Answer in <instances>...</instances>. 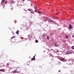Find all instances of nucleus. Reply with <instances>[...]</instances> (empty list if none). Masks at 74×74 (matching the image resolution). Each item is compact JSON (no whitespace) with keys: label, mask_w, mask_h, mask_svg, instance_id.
<instances>
[{"label":"nucleus","mask_w":74,"mask_h":74,"mask_svg":"<svg viewBox=\"0 0 74 74\" xmlns=\"http://www.w3.org/2000/svg\"><path fill=\"white\" fill-rule=\"evenodd\" d=\"M72 52L70 51H66V53L67 54H69V53H71Z\"/></svg>","instance_id":"obj_1"},{"label":"nucleus","mask_w":74,"mask_h":74,"mask_svg":"<svg viewBox=\"0 0 74 74\" xmlns=\"http://www.w3.org/2000/svg\"><path fill=\"white\" fill-rule=\"evenodd\" d=\"M69 29H73V27L71 26V24H69Z\"/></svg>","instance_id":"obj_2"},{"label":"nucleus","mask_w":74,"mask_h":74,"mask_svg":"<svg viewBox=\"0 0 74 74\" xmlns=\"http://www.w3.org/2000/svg\"><path fill=\"white\" fill-rule=\"evenodd\" d=\"M54 45L55 47H58V44H57V43H54Z\"/></svg>","instance_id":"obj_3"},{"label":"nucleus","mask_w":74,"mask_h":74,"mask_svg":"<svg viewBox=\"0 0 74 74\" xmlns=\"http://www.w3.org/2000/svg\"><path fill=\"white\" fill-rule=\"evenodd\" d=\"M35 60V56H34L33 58H32V59L31 60L32 61V60Z\"/></svg>","instance_id":"obj_4"},{"label":"nucleus","mask_w":74,"mask_h":74,"mask_svg":"<svg viewBox=\"0 0 74 74\" xmlns=\"http://www.w3.org/2000/svg\"><path fill=\"white\" fill-rule=\"evenodd\" d=\"M46 19L47 21H48L49 22L50 21V19H49V18H46Z\"/></svg>","instance_id":"obj_5"},{"label":"nucleus","mask_w":74,"mask_h":74,"mask_svg":"<svg viewBox=\"0 0 74 74\" xmlns=\"http://www.w3.org/2000/svg\"><path fill=\"white\" fill-rule=\"evenodd\" d=\"M64 58H61V61H63L64 60Z\"/></svg>","instance_id":"obj_6"},{"label":"nucleus","mask_w":74,"mask_h":74,"mask_svg":"<svg viewBox=\"0 0 74 74\" xmlns=\"http://www.w3.org/2000/svg\"><path fill=\"white\" fill-rule=\"evenodd\" d=\"M54 22V21L51 20H50L49 21V22Z\"/></svg>","instance_id":"obj_7"},{"label":"nucleus","mask_w":74,"mask_h":74,"mask_svg":"<svg viewBox=\"0 0 74 74\" xmlns=\"http://www.w3.org/2000/svg\"><path fill=\"white\" fill-rule=\"evenodd\" d=\"M37 8V7H34V8H35V10L36 11H38V10H37V8Z\"/></svg>","instance_id":"obj_8"},{"label":"nucleus","mask_w":74,"mask_h":74,"mask_svg":"<svg viewBox=\"0 0 74 74\" xmlns=\"http://www.w3.org/2000/svg\"><path fill=\"white\" fill-rule=\"evenodd\" d=\"M32 10L31 9H28V10L29 11H31Z\"/></svg>","instance_id":"obj_9"},{"label":"nucleus","mask_w":74,"mask_h":74,"mask_svg":"<svg viewBox=\"0 0 74 74\" xmlns=\"http://www.w3.org/2000/svg\"><path fill=\"white\" fill-rule=\"evenodd\" d=\"M19 31H17L16 32V33L17 34H19Z\"/></svg>","instance_id":"obj_10"},{"label":"nucleus","mask_w":74,"mask_h":74,"mask_svg":"<svg viewBox=\"0 0 74 74\" xmlns=\"http://www.w3.org/2000/svg\"><path fill=\"white\" fill-rule=\"evenodd\" d=\"M53 18H54V19H57V17H55L54 16H53Z\"/></svg>","instance_id":"obj_11"},{"label":"nucleus","mask_w":74,"mask_h":74,"mask_svg":"<svg viewBox=\"0 0 74 74\" xmlns=\"http://www.w3.org/2000/svg\"><path fill=\"white\" fill-rule=\"evenodd\" d=\"M17 71L16 70H15L14 71V73H16Z\"/></svg>","instance_id":"obj_12"},{"label":"nucleus","mask_w":74,"mask_h":74,"mask_svg":"<svg viewBox=\"0 0 74 74\" xmlns=\"http://www.w3.org/2000/svg\"><path fill=\"white\" fill-rule=\"evenodd\" d=\"M35 42L36 43H37V42H38V40H36V41H35Z\"/></svg>","instance_id":"obj_13"},{"label":"nucleus","mask_w":74,"mask_h":74,"mask_svg":"<svg viewBox=\"0 0 74 74\" xmlns=\"http://www.w3.org/2000/svg\"><path fill=\"white\" fill-rule=\"evenodd\" d=\"M4 1H5V0H2L1 2L2 3H4Z\"/></svg>","instance_id":"obj_14"},{"label":"nucleus","mask_w":74,"mask_h":74,"mask_svg":"<svg viewBox=\"0 0 74 74\" xmlns=\"http://www.w3.org/2000/svg\"><path fill=\"white\" fill-rule=\"evenodd\" d=\"M47 38L48 39V40H49V37L48 36H47Z\"/></svg>","instance_id":"obj_15"},{"label":"nucleus","mask_w":74,"mask_h":74,"mask_svg":"<svg viewBox=\"0 0 74 74\" xmlns=\"http://www.w3.org/2000/svg\"><path fill=\"white\" fill-rule=\"evenodd\" d=\"M38 11V13H40V14H41L42 13L40 12L38 10L37 11V12Z\"/></svg>","instance_id":"obj_16"},{"label":"nucleus","mask_w":74,"mask_h":74,"mask_svg":"<svg viewBox=\"0 0 74 74\" xmlns=\"http://www.w3.org/2000/svg\"><path fill=\"white\" fill-rule=\"evenodd\" d=\"M66 38H69V37L67 36H65Z\"/></svg>","instance_id":"obj_17"},{"label":"nucleus","mask_w":74,"mask_h":74,"mask_svg":"<svg viewBox=\"0 0 74 74\" xmlns=\"http://www.w3.org/2000/svg\"><path fill=\"white\" fill-rule=\"evenodd\" d=\"M0 71H2L3 72L4 71H3L2 69H0Z\"/></svg>","instance_id":"obj_18"},{"label":"nucleus","mask_w":74,"mask_h":74,"mask_svg":"<svg viewBox=\"0 0 74 74\" xmlns=\"http://www.w3.org/2000/svg\"><path fill=\"white\" fill-rule=\"evenodd\" d=\"M72 49H74V46H72L71 48Z\"/></svg>","instance_id":"obj_19"},{"label":"nucleus","mask_w":74,"mask_h":74,"mask_svg":"<svg viewBox=\"0 0 74 74\" xmlns=\"http://www.w3.org/2000/svg\"><path fill=\"white\" fill-rule=\"evenodd\" d=\"M37 11L38 10H34V12H37Z\"/></svg>","instance_id":"obj_20"},{"label":"nucleus","mask_w":74,"mask_h":74,"mask_svg":"<svg viewBox=\"0 0 74 74\" xmlns=\"http://www.w3.org/2000/svg\"><path fill=\"white\" fill-rule=\"evenodd\" d=\"M11 3H14V1H12Z\"/></svg>","instance_id":"obj_21"},{"label":"nucleus","mask_w":74,"mask_h":74,"mask_svg":"<svg viewBox=\"0 0 74 74\" xmlns=\"http://www.w3.org/2000/svg\"><path fill=\"white\" fill-rule=\"evenodd\" d=\"M55 14L56 15V14L58 15V14H59V13H56Z\"/></svg>","instance_id":"obj_22"},{"label":"nucleus","mask_w":74,"mask_h":74,"mask_svg":"<svg viewBox=\"0 0 74 74\" xmlns=\"http://www.w3.org/2000/svg\"><path fill=\"white\" fill-rule=\"evenodd\" d=\"M72 37L73 38L74 37V35H73L72 36Z\"/></svg>","instance_id":"obj_23"},{"label":"nucleus","mask_w":74,"mask_h":74,"mask_svg":"<svg viewBox=\"0 0 74 74\" xmlns=\"http://www.w3.org/2000/svg\"><path fill=\"white\" fill-rule=\"evenodd\" d=\"M12 38H14V36H13L12 37Z\"/></svg>","instance_id":"obj_24"},{"label":"nucleus","mask_w":74,"mask_h":74,"mask_svg":"<svg viewBox=\"0 0 74 74\" xmlns=\"http://www.w3.org/2000/svg\"><path fill=\"white\" fill-rule=\"evenodd\" d=\"M70 10H73V9H70Z\"/></svg>","instance_id":"obj_25"},{"label":"nucleus","mask_w":74,"mask_h":74,"mask_svg":"<svg viewBox=\"0 0 74 74\" xmlns=\"http://www.w3.org/2000/svg\"><path fill=\"white\" fill-rule=\"evenodd\" d=\"M57 51H59V50H57Z\"/></svg>","instance_id":"obj_26"},{"label":"nucleus","mask_w":74,"mask_h":74,"mask_svg":"<svg viewBox=\"0 0 74 74\" xmlns=\"http://www.w3.org/2000/svg\"><path fill=\"white\" fill-rule=\"evenodd\" d=\"M23 1H25V0H22Z\"/></svg>","instance_id":"obj_27"},{"label":"nucleus","mask_w":74,"mask_h":74,"mask_svg":"<svg viewBox=\"0 0 74 74\" xmlns=\"http://www.w3.org/2000/svg\"><path fill=\"white\" fill-rule=\"evenodd\" d=\"M27 0V1H29V0Z\"/></svg>","instance_id":"obj_28"},{"label":"nucleus","mask_w":74,"mask_h":74,"mask_svg":"<svg viewBox=\"0 0 74 74\" xmlns=\"http://www.w3.org/2000/svg\"><path fill=\"white\" fill-rule=\"evenodd\" d=\"M64 42H65V41H64Z\"/></svg>","instance_id":"obj_29"}]
</instances>
